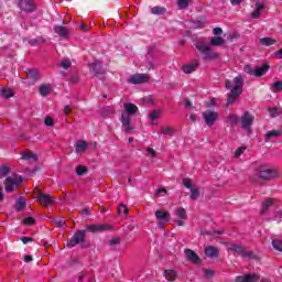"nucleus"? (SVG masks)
<instances>
[{
  "instance_id": "nucleus-1",
  "label": "nucleus",
  "mask_w": 282,
  "mask_h": 282,
  "mask_svg": "<svg viewBox=\"0 0 282 282\" xmlns=\"http://www.w3.org/2000/svg\"><path fill=\"white\" fill-rule=\"evenodd\" d=\"M225 87L226 89H231L230 93H228L227 105H232L243 91V78L237 76L232 80H227Z\"/></svg>"
},
{
  "instance_id": "nucleus-2",
  "label": "nucleus",
  "mask_w": 282,
  "mask_h": 282,
  "mask_svg": "<svg viewBox=\"0 0 282 282\" xmlns=\"http://www.w3.org/2000/svg\"><path fill=\"white\" fill-rule=\"evenodd\" d=\"M124 110L121 112V124L126 129V133H130L133 129L131 127V118L138 113V106L131 102L123 105Z\"/></svg>"
},
{
  "instance_id": "nucleus-3",
  "label": "nucleus",
  "mask_w": 282,
  "mask_h": 282,
  "mask_svg": "<svg viewBox=\"0 0 282 282\" xmlns=\"http://www.w3.org/2000/svg\"><path fill=\"white\" fill-rule=\"evenodd\" d=\"M23 184V178L19 174H12L7 177L4 181V191L6 193H12L17 186H21Z\"/></svg>"
},
{
  "instance_id": "nucleus-4",
  "label": "nucleus",
  "mask_w": 282,
  "mask_h": 282,
  "mask_svg": "<svg viewBox=\"0 0 282 282\" xmlns=\"http://www.w3.org/2000/svg\"><path fill=\"white\" fill-rule=\"evenodd\" d=\"M86 239H87V230L79 229L66 242V246L67 248H75V246H78V243H85Z\"/></svg>"
},
{
  "instance_id": "nucleus-5",
  "label": "nucleus",
  "mask_w": 282,
  "mask_h": 282,
  "mask_svg": "<svg viewBox=\"0 0 282 282\" xmlns=\"http://www.w3.org/2000/svg\"><path fill=\"white\" fill-rule=\"evenodd\" d=\"M196 50L203 54L204 61H210L213 58H217L218 56L217 53L213 52V50H210L204 42H198L196 44Z\"/></svg>"
},
{
  "instance_id": "nucleus-6",
  "label": "nucleus",
  "mask_w": 282,
  "mask_h": 282,
  "mask_svg": "<svg viewBox=\"0 0 282 282\" xmlns=\"http://www.w3.org/2000/svg\"><path fill=\"white\" fill-rule=\"evenodd\" d=\"M203 120L207 127H213L217 120H219V112L212 109L205 110L203 113Z\"/></svg>"
},
{
  "instance_id": "nucleus-7",
  "label": "nucleus",
  "mask_w": 282,
  "mask_h": 282,
  "mask_svg": "<svg viewBox=\"0 0 282 282\" xmlns=\"http://www.w3.org/2000/svg\"><path fill=\"white\" fill-rule=\"evenodd\" d=\"M258 177H260V180H272L276 177V172L268 165H261L258 170Z\"/></svg>"
},
{
  "instance_id": "nucleus-8",
  "label": "nucleus",
  "mask_w": 282,
  "mask_h": 282,
  "mask_svg": "<svg viewBox=\"0 0 282 282\" xmlns=\"http://www.w3.org/2000/svg\"><path fill=\"white\" fill-rule=\"evenodd\" d=\"M154 215H155L156 220L159 221V226L161 228H164L166 226V224H169V221H171V214L166 210L158 209Z\"/></svg>"
},
{
  "instance_id": "nucleus-9",
  "label": "nucleus",
  "mask_w": 282,
  "mask_h": 282,
  "mask_svg": "<svg viewBox=\"0 0 282 282\" xmlns=\"http://www.w3.org/2000/svg\"><path fill=\"white\" fill-rule=\"evenodd\" d=\"M148 80H149V75L134 74L128 79V83H130L131 85H140L142 83H147Z\"/></svg>"
},
{
  "instance_id": "nucleus-10",
  "label": "nucleus",
  "mask_w": 282,
  "mask_h": 282,
  "mask_svg": "<svg viewBox=\"0 0 282 282\" xmlns=\"http://www.w3.org/2000/svg\"><path fill=\"white\" fill-rule=\"evenodd\" d=\"M229 250L234 254H239L240 257H252V252L246 251V249L239 245H231Z\"/></svg>"
},
{
  "instance_id": "nucleus-11",
  "label": "nucleus",
  "mask_w": 282,
  "mask_h": 282,
  "mask_svg": "<svg viewBox=\"0 0 282 282\" xmlns=\"http://www.w3.org/2000/svg\"><path fill=\"white\" fill-rule=\"evenodd\" d=\"M261 276L257 273H249L246 275L237 276L235 282H259Z\"/></svg>"
},
{
  "instance_id": "nucleus-12",
  "label": "nucleus",
  "mask_w": 282,
  "mask_h": 282,
  "mask_svg": "<svg viewBox=\"0 0 282 282\" xmlns=\"http://www.w3.org/2000/svg\"><path fill=\"white\" fill-rule=\"evenodd\" d=\"M185 257L188 261H191V263H195L196 265H199V263H202V259H199V256H197V253L191 249H185Z\"/></svg>"
},
{
  "instance_id": "nucleus-13",
  "label": "nucleus",
  "mask_w": 282,
  "mask_h": 282,
  "mask_svg": "<svg viewBox=\"0 0 282 282\" xmlns=\"http://www.w3.org/2000/svg\"><path fill=\"white\" fill-rule=\"evenodd\" d=\"M89 72L94 74V76H99L100 74H105V70L102 69V62L100 61H95L90 67Z\"/></svg>"
},
{
  "instance_id": "nucleus-14",
  "label": "nucleus",
  "mask_w": 282,
  "mask_h": 282,
  "mask_svg": "<svg viewBox=\"0 0 282 282\" xmlns=\"http://www.w3.org/2000/svg\"><path fill=\"white\" fill-rule=\"evenodd\" d=\"M253 121H254V117H252V115H250L249 112H246L245 115H242L241 117L242 129H250Z\"/></svg>"
},
{
  "instance_id": "nucleus-15",
  "label": "nucleus",
  "mask_w": 282,
  "mask_h": 282,
  "mask_svg": "<svg viewBox=\"0 0 282 282\" xmlns=\"http://www.w3.org/2000/svg\"><path fill=\"white\" fill-rule=\"evenodd\" d=\"M34 1L32 0H20V9L23 12H34Z\"/></svg>"
},
{
  "instance_id": "nucleus-16",
  "label": "nucleus",
  "mask_w": 282,
  "mask_h": 282,
  "mask_svg": "<svg viewBox=\"0 0 282 282\" xmlns=\"http://www.w3.org/2000/svg\"><path fill=\"white\" fill-rule=\"evenodd\" d=\"M39 202L42 204V206H52L54 203V198L50 194H40L37 196Z\"/></svg>"
},
{
  "instance_id": "nucleus-17",
  "label": "nucleus",
  "mask_w": 282,
  "mask_h": 282,
  "mask_svg": "<svg viewBox=\"0 0 282 282\" xmlns=\"http://www.w3.org/2000/svg\"><path fill=\"white\" fill-rule=\"evenodd\" d=\"M198 67H199V62L193 61L192 63L186 64L183 67V72L184 74H193V72H195Z\"/></svg>"
},
{
  "instance_id": "nucleus-18",
  "label": "nucleus",
  "mask_w": 282,
  "mask_h": 282,
  "mask_svg": "<svg viewBox=\"0 0 282 282\" xmlns=\"http://www.w3.org/2000/svg\"><path fill=\"white\" fill-rule=\"evenodd\" d=\"M265 9V3L263 2H256V9L253 12H251L252 19H259L261 17V11Z\"/></svg>"
},
{
  "instance_id": "nucleus-19",
  "label": "nucleus",
  "mask_w": 282,
  "mask_h": 282,
  "mask_svg": "<svg viewBox=\"0 0 282 282\" xmlns=\"http://www.w3.org/2000/svg\"><path fill=\"white\" fill-rule=\"evenodd\" d=\"M55 34H58L62 39H67L69 36V30L63 25H56L54 26Z\"/></svg>"
},
{
  "instance_id": "nucleus-20",
  "label": "nucleus",
  "mask_w": 282,
  "mask_h": 282,
  "mask_svg": "<svg viewBox=\"0 0 282 282\" xmlns=\"http://www.w3.org/2000/svg\"><path fill=\"white\" fill-rule=\"evenodd\" d=\"M268 69H270V65H268V64H264V65H262V66H260V67H257V68H254L253 76H254L256 78H261V76H264V75H265V73L268 72Z\"/></svg>"
},
{
  "instance_id": "nucleus-21",
  "label": "nucleus",
  "mask_w": 282,
  "mask_h": 282,
  "mask_svg": "<svg viewBox=\"0 0 282 282\" xmlns=\"http://www.w3.org/2000/svg\"><path fill=\"white\" fill-rule=\"evenodd\" d=\"M205 254L209 259H215V258L219 257V249H217L213 246H209L205 249Z\"/></svg>"
},
{
  "instance_id": "nucleus-22",
  "label": "nucleus",
  "mask_w": 282,
  "mask_h": 282,
  "mask_svg": "<svg viewBox=\"0 0 282 282\" xmlns=\"http://www.w3.org/2000/svg\"><path fill=\"white\" fill-rule=\"evenodd\" d=\"M21 160L37 162L39 161V155H36L32 151H30V152H22L21 153Z\"/></svg>"
},
{
  "instance_id": "nucleus-23",
  "label": "nucleus",
  "mask_w": 282,
  "mask_h": 282,
  "mask_svg": "<svg viewBox=\"0 0 282 282\" xmlns=\"http://www.w3.org/2000/svg\"><path fill=\"white\" fill-rule=\"evenodd\" d=\"M86 228L89 232H102L108 227L106 225H88Z\"/></svg>"
},
{
  "instance_id": "nucleus-24",
  "label": "nucleus",
  "mask_w": 282,
  "mask_h": 282,
  "mask_svg": "<svg viewBox=\"0 0 282 282\" xmlns=\"http://www.w3.org/2000/svg\"><path fill=\"white\" fill-rule=\"evenodd\" d=\"M26 76H28V78H31L32 80H39V78H41L39 70L34 69V68L26 69Z\"/></svg>"
},
{
  "instance_id": "nucleus-25",
  "label": "nucleus",
  "mask_w": 282,
  "mask_h": 282,
  "mask_svg": "<svg viewBox=\"0 0 282 282\" xmlns=\"http://www.w3.org/2000/svg\"><path fill=\"white\" fill-rule=\"evenodd\" d=\"M76 153H85L87 151V143L83 140L77 141L75 145Z\"/></svg>"
},
{
  "instance_id": "nucleus-26",
  "label": "nucleus",
  "mask_w": 282,
  "mask_h": 282,
  "mask_svg": "<svg viewBox=\"0 0 282 282\" xmlns=\"http://www.w3.org/2000/svg\"><path fill=\"white\" fill-rule=\"evenodd\" d=\"M163 276H165L166 281L173 282L177 279V273L174 270H165Z\"/></svg>"
},
{
  "instance_id": "nucleus-27",
  "label": "nucleus",
  "mask_w": 282,
  "mask_h": 282,
  "mask_svg": "<svg viewBox=\"0 0 282 282\" xmlns=\"http://www.w3.org/2000/svg\"><path fill=\"white\" fill-rule=\"evenodd\" d=\"M50 91H52V85L43 84L40 86V94L41 96H50Z\"/></svg>"
},
{
  "instance_id": "nucleus-28",
  "label": "nucleus",
  "mask_w": 282,
  "mask_h": 282,
  "mask_svg": "<svg viewBox=\"0 0 282 282\" xmlns=\"http://www.w3.org/2000/svg\"><path fill=\"white\" fill-rule=\"evenodd\" d=\"M272 204H274L272 198H268L267 200H264L262 203V210L260 212V214L264 215L265 213H268V209L272 206Z\"/></svg>"
},
{
  "instance_id": "nucleus-29",
  "label": "nucleus",
  "mask_w": 282,
  "mask_h": 282,
  "mask_svg": "<svg viewBox=\"0 0 282 282\" xmlns=\"http://www.w3.org/2000/svg\"><path fill=\"white\" fill-rule=\"evenodd\" d=\"M269 113L270 118H279L282 115V109L278 107L269 108Z\"/></svg>"
},
{
  "instance_id": "nucleus-30",
  "label": "nucleus",
  "mask_w": 282,
  "mask_h": 282,
  "mask_svg": "<svg viewBox=\"0 0 282 282\" xmlns=\"http://www.w3.org/2000/svg\"><path fill=\"white\" fill-rule=\"evenodd\" d=\"M151 13L156 14V15L165 14L166 13V8L160 7V6L153 7L151 9Z\"/></svg>"
},
{
  "instance_id": "nucleus-31",
  "label": "nucleus",
  "mask_w": 282,
  "mask_h": 282,
  "mask_svg": "<svg viewBox=\"0 0 282 282\" xmlns=\"http://www.w3.org/2000/svg\"><path fill=\"white\" fill-rule=\"evenodd\" d=\"M261 45H265V47H270V45H274L276 43L272 37H262L260 39Z\"/></svg>"
},
{
  "instance_id": "nucleus-32",
  "label": "nucleus",
  "mask_w": 282,
  "mask_h": 282,
  "mask_svg": "<svg viewBox=\"0 0 282 282\" xmlns=\"http://www.w3.org/2000/svg\"><path fill=\"white\" fill-rule=\"evenodd\" d=\"M0 96H2V98H12V96H14V91H12L10 88H2Z\"/></svg>"
},
{
  "instance_id": "nucleus-33",
  "label": "nucleus",
  "mask_w": 282,
  "mask_h": 282,
  "mask_svg": "<svg viewBox=\"0 0 282 282\" xmlns=\"http://www.w3.org/2000/svg\"><path fill=\"white\" fill-rule=\"evenodd\" d=\"M175 215L176 217H178V219H186L187 215H186V209H184L183 207H180L175 210Z\"/></svg>"
},
{
  "instance_id": "nucleus-34",
  "label": "nucleus",
  "mask_w": 282,
  "mask_h": 282,
  "mask_svg": "<svg viewBox=\"0 0 282 282\" xmlns=\"http://www.w3.org/2000/svg\"><path fill=\"white\" fill-rule=\"evenodd\" d=\"M271 91H273V94H276L279 91H282V82H275L271 85Z\"/></svg>"
},
{
  "instance_id": "nucleus-35",
  "label": "nucleus",
  "mask_w": 282,
  "mask_h": 282,
  "mask_svg": "<svg viewBox=\"0 0 282 282\" xmlns=\"http://www.w3.org/2000/svg\"><path fill=\"white\" fill-rule=\"evenodd\" d=\"M25 206H26L25 199L23 197H20L15 204L17 210H23V208H25Z\"/></svg>"
},
{
  "instance_id": "nucleus-36",
  "label": "nucleus",
  "mask_w": 282,
  "mask_h": 282,
  "mask_svg": "<svg viewBox=\"0 0 282 282\" xmlns=\"http://www.w3.org/2000/svg\"><path fill=\"white\" fill-rule=\"evenodd\" d=\"M162 116V110L161 109H156V110H152L150 112V120H158V118H160Z\"/></svg>"
},
{
  "instance_id": "nucleus-37",
  "label": "nucleus",
  "mask_w": 282,
  "mask_h": 282,
  "mask_svg": "<svg viewBox=\"0 0 282 282\" xmlns=\"http://www.w3.org/2000/svg\"><path fill=\"white\" fill-rule=\"evenodd\" d=\"M210 44L214 46H219V45H224V37H212L210 40Z\"/></svg>"
},
{
  "instance_id": "nucleus-38",
  "label": "nucleus",
  "mask_w": 282,
  "mask_h": 282,
  "mask_svg": "<svg viewBox=\"0 0 282 282\" xmlns=\"http://www.w3.org/2000/svg\"><path fill=\"white\" fill-rule=\"evenodd\" d=\"M272 246H273L274 250L282 252V240H279V239L272 240Z\"/></svg>"
},
{
  "instance_id": "nucleus-39",
  "label": "nucleus",
  "mask_w": 282,
  "mask_h": 282,
  "mask_svg": "<svg viewBox=\"0 0 282 282\" xmlns=\"http://www.w3.org/2000/svg\"><path fill=\"white\" fill-rule=\"evenodd\" d=\"M10 173V166L1 165L0 166V177H6Z\"/></svg>"
},
{
  "instance_id": "nucleus-40",
  "label": "nucleus",
  "mask_w": 282,
  "mask_h": 282,
  "mask_svg": "<svg viewBox=\"0 0 282 282\" xmlns=\"http://www.w3.org/2000/svg\"><path fill=\"white\" fill-rule=\"evenodd\" d=\"M281 130H271L267 132L265 138H279L281 135Z\"/></svg>"
},
{
  "instance_id": "nucleus-41",
  "label": "nucleus",
  "mask_w": 282,
  "mask_h": 282,
  "mask_svg": "<svg viewBox=\"0 0 282 282\" xmlns=\"http://www.w3.org/2000/svg\"><path fill=\"white\" fill-rule=\"evenodd\" d=\"M191 191V196L189 199H192V202H195L198 197H199V191L197 188L192 187Z\"/></svg>"
},
{
  "instance_id": "nucleus-42",
  "label": "nucleus",
  "mask_w": 282,
  "mask_h": 282,
  "mask_svg": "<svg viewBox=\"0 0 282 282\" xmlns=\"http://www.w3.org/2000/svg\"><path fill=\"white\" fill-rule=\"evenodd\" d=\"M118 213L119 215L127 217V215H129V209L124 205L120 204L118 207Z\"/></svg>"
},
{
  "instance_id": "nucleus-43",
  "label": "nucleus",
  "mask_w": 282,
  "mask_h": 282,
  "mask_svg": "<svg viewBox=\"0 0 282 282\" xmlns=\"http://www.w3.org/2000/svg\"><path fill=\"white\" fill-rule=\"evenodd\" d=\"M226 122H229L231 124H237V122H239V117L235 116V115H229L226 118Z\"/></svg>"
},
{
  "instance_id": "nucleus-44",
  "label": "nucleus",
  "mask_w": 282,
  "mask_h": 282,
  "mask_svg": "<svg viewBox=\"0 0 282 282\" xmlns=\"http://www.w3.org/2000/svg\"><path fill=\"white\" fill-rule=\"evenodd\" d=\"M161 133H163V135H173L175 131L171 127H164L161 129Z\"/></svg>"
},
{
  "instance_id": "nucleus-45",
  "label": "nucleus",
  "mask_w": 282,
  "mask_h": 282,
  "mask_svg": "<svg viewBox=\"0 0 282 282\" xmlns=\"http://www.w3.org/2000/svg\"><path fill=\"white\" fill-rule=\"evenodd\" d=\"M191 0H177V6L180 8V10H186V8H188V2Z\"/></svg>"
},
{
  "instance_id": "nucleus-46",
  "label": "nucleus",
  "mask_w": 282,
  "mask_h": 282,
  "mask_svg": "<svg viewBox=\"0 0 282 282\" xmlns=\"http://www.w3.org/2000/svg\"><path fill=\"white\" fill-rule=\"evenodd\" d=\"M243 72L245 74H249V76H254V69L249 64L245 65Z\"/></svg>"
},
{
  "instance_id": "nucleus-47",
  "label": "nucleus",
  "mask_w": 282,
  "mask_h": 282,
  "mask_svg": "<svg viewBox=\"0 0 282 282\" xmlns=\"http://www.w3.org/2000/svg\"><path fill=\"white\" fill-rule=\"evenodd\" d=\"M34 218L33 217H26V218H24L23 219V224L25 225V226H34Z\"/></svg>"
},
{
  "instance_id": "nucleus-48",
  "label": "nucleus",
  "mask_w": 282,
  "mask_h": 282,
  "mask_svg": "<svg viewBox=\"0 0 282 282\" xmlns=\"http://www.w3.org/2000/svg\"><path fill=\"white\" fill-rule=\"evenodd\" d=\"M183 185L185 186V188H188L189 191L193 188V183L191 182V178H184Z\"/></svg>"
},
{
  "instance_id": "nucleus-49",
  "label": "nucleus",
  "mask_w": 282,
  "mask_h": 282,
  "mask_svg": "<svg viewBox=\"0 0 282 282\" xmlns=\"http://www.w3.org/2000/svg\"><path fill=\"white\" fill-rule=\"evenodd\" d=\"M246 151V147H240L235 151V158H240L241 154Z\"/></svg>"
},
{
  "instance_id": "nucleus-50",
  "label": "nucleus",
  "mask_w": 282,
  "mask_h": 282,
  "mask_svg": "<svg viewBox=\"0 0 282 282\" xmlns=\"http://www.w3.org/2000/svg\"><path fill=\"white\" fill-rule=\"evenodd\" d=\"M44 124H46V127H54V119H52V117H46Z\"/></svg>"
},
{
  "instance_id": "nucleus-51",
  "label": "nucleus",
  "mask_w": 282,
  "mask_h": 282,
  "mask_svg": "<svg viewBox=\"0 0 282 282\" xmlns=\"http://www.w3.org/2000/svg\"><path fill=\"white\" fill-rule=\"evenodd\" d=\"M62 67L64 69H69V67H72V62H69L68 59L62 61Z\"/></svg>"
},
{
  "instance_id": "nucleus-52",
  "label": "nucleus",
  "mask_w": 282,
  "mask_h": 282,
  "mask_svg": "<svg viewBox=\"0 0 282 282\" xmlns=\"http://www.w3.org/2000/svg\"><path fill=\"white\" fill-rule=\"evenodd\" d=\"M55 225L57 228H65L66 223H65V220L56 219Z\"/></svg>"
},
{
  "instance_id": "nucleus-53",
  "label": "nucleus",
  "mask_w": 282,
  "mask_h": 282,
  "mask_svg": "<svg viewBox=\"0 0 282 282\" xmlns=\"http://www.w3.org/2000/svg\"><path fill=\"white\" fill-rule=\"evenodd\" d=\"M86 172H87V167L85 166H78L76 171L77 175H84Z\"/></svg>"
},
{
  "instance_id": "nucleus-54",
  "label": "nucleus",
  "mask_w": 282,
  "mask_h": 282,
  "mask_svg": "<svg viewBox=\"0 0 282 282\" xmlns=\"http://www.w3.org/2000/svg\"><path fill=\"white\" fill-rule=\"evenodd\" d=\"M110 246H112V248H115V246H118V243H120V238H112L109 241Z\"/></svg>"
},
{
  "instance_id": "nucleus-55",
  "label": "nucleus",
  "mask_w": 282,
  "mask_h": 282,
  "mask_svg": "<svg viewBox=\"0 0 282 282\" xmlns=\"http://www.w3.org/2000/svg\"><path fill=\"white\" fill-rule=\"evenodd\" d=\"M21 241H22L23 243H30V242L33 241V238H32V237H23V238H21Z\"/></svg>"
},
{
  "instance_id": "nucleus-56",
  "label": "nucleus",
  "mask_w": 282,
  "mask_h": 282,
  "mask_svg": "<svg viewBox=\"0 0 282 282\" xmlns=\"http://www.w3.org/2000/svg\"><path fill=\"white\" fill-rule=\"evenodd\" d=\"M64 113H65L66 116H69V113H72V107H70V106H65V107H64Z\"/></svg>"
},
{
  "instance_id": "nucleus-57",
  "label": "nucleus",
  "mask_w": 282,
  "mask_h": 282,
  "mask_svg": "<svg viewBox=\"0 0 282 282\" xmlns=\"http://www.w3.org/2000/svg\"><path fill=\"white\" fill-rule=\"evenodd\" d=\"M215 275V272L213 270H205V276H214Z\"/></svg>"
},
{
  "instance_id": "nucleus-58",
  "label": "nucleus",
  "mask_w": 282,
  "mask_h": 282,
  "mask_svg": "<svg viewBox=\"0 0 282 282\" xmlns=\"http://www.w3.org/2000/svg\"><path fill=\"white\" fill-rule=\"evenodd\" d=\"M224 31L221 30V28H215L214 29V34L216 35V36H219V34H221Z\"/></svg>"
},
{
  "instance_id": "nucleus-59",
  "label": "nucleus",
  "mask_w": 282,
  "mask_h": 282,
  "mask_svg": "<svg viewBox=\"0 0 282 282\" xmlns=\"http://www.w3.org/2000/svg\"><path fill=\"white\" fill-rule=\"evenodd\" d=\"M147 151L152 158H155V150L153 148H149Z\"/></svg>"
},
{
  "instance_id": "nucleus-60",
  "label": "nucleus",
  "mask_w": 282,
  "mask_h": 282,
  "mask_svg": "<svg viewBox=\"0 0 282 282\" xmlns=\"http://www.w3.org/2000/svg\"><path fill=\"white\" fill-rule=\"evenodd\" d=\"M191 122H197V115L193 113L189 116Z\"/></svg>"
},
{
  "instance_id": "nucleus-61",
  "label": "nucleus",
  "mask_w": 282,
  "mask_h": 282,
  "mask_svg": "<svg viewBox=\"0 0 282 282\" xmlns=\"http://www.w3.org/2000/svg\"><path fill=\"white\" fill-rule=\"evenodd\" d=\"M160 193H165V194H166V193H167V192H166V188H160V189H158V191H156V197H160Z\"/></svg>"
},
{
  "instance_id": "nucleus-62",
  "label": "nucleus",
  "mask_w": 282,
  "mask_h": 282,
  "mask_svg": "<svg viewBox=\"0 0 282 282\" xmlns=\"http://www.w3.org/2000/svg\"><path fill=\"white\" fill-rule=\"evenodd\" d=\"M24 261L25 263H30V261H32V256L30 254L24 256Z\"/></svg>"
},
{
  "instance_id": "nucleus-63",
  "label": "nucleus",
  "mask_w": 282,
  "mask_h": 282,
  "mask_svg": "<svg viewBox=\"0 0 282 282\" xmlns=\"http://www.w3.org/2000/svg\"><path fill=\"white\" fill-rule=\"evenodd\" d=\"M184 105H185V107H187V109H191V107H192L191 100H188V99L184 100Z\"/></svg>"
},
{
  "instance_id": "nucleus-64",
  "label": "nucleus",
  "mask_w": 282,
  "mask_h": 282,
  "mask_svg": "<svg viewBox=\"0 0 282 282\" xmlns=\"http://www.w3.org/2000/svg\"><path fill=\"white\" fill-rule=\"evenodd\" d=\"M275 56H278V58H282V48L275 52Z\"/></svg>"
}]
</instances>
